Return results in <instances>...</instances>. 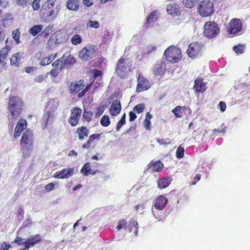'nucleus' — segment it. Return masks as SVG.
<instances>
[{
    "instance_id": "nucleus-1",
    "label": "nucleus",
    "mask_w": 250,
    "mask_h": 250,
    "mask_svg": "<svg viewBox=\"0 0 250 250\" xmlns=\"http://www.w3.org/2000/svg\"><path fill=\"white\" fill-rule=\"evenodd\" d=\"M8 110H9L12 118L10 119L9 127L12 130L14 125V122L20 117L23 109V102L21 99L18 96H10L9 103L7 105Z\"/></svg>"
},
{
    "instance_id": "nucleus-2",
    "label": "nucleus",
    "mask_w": 250,
    "mask_h": 250,
    "mask_svg": "<svg viewBox=\"0 0 250 250\" xmlns=\"http://www.w3.org/2000/svg\"><path fill=\"white\" fill-rule=\"evenodd\" d=\"M34 137L33 131L27 129L23 133L20 140V150L23 156L27 157L30 155L34 147Z\"/></svg>"
},
{
    "instance_id": "nucleus-3",
    "label": "nucleus",
    "mask_w": 250,
    "mask_h": 250,
    "mask_svg": "<svg viewBox=\"0 0 250 250\" xmlns=\"http://www.w3.org/2000/svg\"><path fill=\"white\" fill-rule=\"evenodd\" d=\"M164 56L166 60L175 63L180 62L182 58L181 50L180 48L171 45L164 51Z\"/></svg>"
},
{
    "instance_id": "nucleus-4",
    "label": "nucleus",
    "mask_w": 250,
    "mask_h": 250,
    "mask_svg": "<svg viewBox=\"0 0 250 250\" xmlns=\"http://www.w3.org/2000/svg\"><path fill=\"white\" fill-rule=\"evenodd\" d=\"M197 12L203 17L211 16L214 12L213 2L210 0H203L197 5Z\"/></svg>"
},
{
    "instance_id": "nucleus-5",
    "label": "nucleus",
    "mask_w": 250,
    "mask_h": 250,
    "mask_svg": "<svg viewBox=\"0 0 250 250\" xmlns=\"http://www.w3.org/2000/svg\"><path fill=\"white\" fill-rule=\"evenodd\" d=\"M203 35L208 39L216 38L219 32V28L216 23L208 21L205 22L203 27Z\"/></svg>"
},
{
    "instance_id": "nucleus-6",
    "label": "nucleus",
    "mask_w": 250,
    "mask_h": 250,
    "mask_svg": "<svg viewBox=\"0 0 250 250\" xmlns=\"http://www.w3.org/2000/svg\"><path fill=\"white\" fill-rule=\"evenodd\" d=\"M204 50V46L203 44L198 42H195L188 44L187 53L188 57L194 59L201 56Z\"/></svg>"
},
{
    "instance_id": "nucleus-7",
    "label": "nucleus",
    "mask_w": 250,
    "mask_h": 250,
    "mask_svg": "<svg viewBox=\"0 0 250 250\" xmlns=\"http://www.w3.org/2000/svg\"><path fill=\"white\" fill-rule=\"evenodd\" d=\"M97 50L96 46L93 44H90L80 50V58L84 62L89 61L96 56Z\"/></svg>"
},
{
    "instance_id": "nucleus-8",
    "label": "nucleus",
    "mask_w": 250,
    "mask_h": 250,
    "mask_svg": "<svg viewBox=\"0 0 250 250\" xmlns=\"http://www.w3.org/2000/svg\"><path fill=\"white\" fill-rule=\"evenodd\" d=\"M131 65L125 62L124 56L118 60L116 68V73L121 78L125 77L130 70Z\"/></svg>"
},
{
    "instance_id": "nucleus-9",
    "label": "nucleus",
    "mask_w": 250,
    "mask_h": 250,
    "mask_svg": "<svg viewBox=\"0 0 250 250\" xmlns=\"http://www.w3.org/2000/svg\"><path fill=\"white\" fill-rule=\"evenodd\" d=\"M167 202L168 199L164 195H159L155 199L153 207L151 208V211H152V213L155 217L157 218L156 215L153 210V208L157 210H162L167 205Z\"/></svg>"
},
{
    "instance_id": "nucleus-10",
    "label": "nucleus",
    "mask_w": 250,
    "mask_h": 250,
    "mask_svg": "<svg viewBox=\"0 0 250 250\" xmlns=\"http://www.w3.org/2000/svg\"><path fill=\"white\" fill-rule=\"evenodd\" d=\"M150 87V83L148 82L147 79L142 74H139L137 77L136 92L137 93H140L148 90Z\"/></svg>"
},
{
    "instance_id": "nucleus-11",
    "label": "nucleus",
    "mask_w": 250,
    "mask_h": 250,
    "mask_svg": "<svg viewBox=\"0 0 250 250\" xmlns=\"http://www.w3.org/2000/svg\"><path fill=\"white\" fill-rule=\"evenodd\" d=\"M82 115V110L80 107H74L71 110L70 116L68 122L72 126H76Z\"/></svg>"
},
{
    "instance_id": "nucleus-12",
    "label": "nucleus",
    "mask_w": 250,
    "mask_h": 250,
    "mask_svg": "<svg viewBox=\"0 0 250 250\" xmlns=\"http://www.w3.org/2000/svg\"><path fill=\"white\" fill-rule=\"evenodd\" d=\"M242 30V23L240 19H233L230 21L227 28L228 33L230 34H238Z\"/></svg>"
},
{
    "instance_id": "nucleus-13",
    "label": "nucleus",
    "mask_w": 250,
    "mask_h": 250,
    "mask_svg": "<svg viewBox=\"0 0 250 250\" xmlns=\"http://www.w3.org/2000/svg\"><path fill=\"white\" fill-rule=\"evenodd\" d=\"M74 173L73 167L66 168L55 173L54 178L59 179H68L73 176Z\"/></svg>"
},
{
    "instance_id": "nucleus-14",
    "label": "nucleus",
    "mask_w": 250,
    "mask_h": 250,
    "mask_svg": "<svg viewBox=\"0 0 250 250\" xmlns=\"http://www.w3.org/2000/svg\"><path fill=\"white\" fill-rule=\"evenodd\" d=\"M207 83L204 82L202 78L195 80L193 85V90L197 93H204L207 89Z\"/></svg>"
},
{
    "instance_id": "nucleus-15",
    "label": "nucleus",
    "mask_w": 250,
    "mask_h": 250,
    "mask_svg": "<svg viewBox=\"0 0 250 250\" xmlns=\"http://www.w3.org/2000/svg\"><path fill=\"white\" fill-rule=\"evenodd\" d=\"M11 47L9 46H6L0 50V70L3 71L5 69L6 65V59L8 53L9 52Z\"/></svg>"
},
{
    "instance_id": "nucleus-16",
    "label": "nucleus",
    "mask_w": 250,
    "mask_h": 250,
    "mask_svg": "<svg viewBox=\"0 0 250 250\" xmlns=\"http://www.w3.org/2000/svg\"><path fill=\"white\" fill-rule=\"evenodd\" d=\"M27 127V122L24 119H21L16 125L14 129V137L15 139L19 138L21 133L26 129Z\"/></svg>"
},
{
    "instance_id": "nucleus-17",
    "label": "nucleus",
    "mask_w": 250,
    "mask_h": 250,
    "mask_svg": "<svg viewBox=\"0 0 250 250\" xmlns=\"http://www.w3.org/2000/svg\"><path fill=\"white\" fill-rule=\"evenodd\" d=\"M84 86V81L81 80L77 82H71L69 86V92L73 95L76 94Z\"/></svg>"
},
{
    "instance_id": "nucleus-18",
    "label": "nucleus",
    "mask_w": 250,
    "mask_h": 250,
    "mask_svg": "<svg viewBox=\"0 0 250 250\" xmlns=\"http://www.w3.org/2000/svg\"><path fill=\"white\" fill-rule=\"evenodd\" d=\"M167 12L172 16H178L180 15L181 8L177 4L170 3L167 5Z\"/></svg>"
},
{
    "instance_id": "nucleus-19",
    "label": "nucleus",
    "mask_w": 250,
    "mask_h": 250,
    "mask_svg": "<svg viewBox=\"0 0 250 250\" xmlns=\"http://www.w3.org/2000/svg\"><path fill=\"white\" fill-rule=\"evenodd\" d=\"M121 110V104L120 100H115L110 107L109 112L111 116H117Z\"/></svg>"
},
{
    "instance_id": "nucleus-20",
    "label": "nucleus",
    "mask_w": 250,
    "mask_h": 250,
    "mask_svg": "<svg viewBox=\"0 0 250 250\" xmlns=\"http://www.w3.org/2000/svg\"><path fill=\"white\" fill-rule=\"evenodd\" d=\"M59 11L58 10L53 9H49V10H44L43 11H41V13L42 14L44 18L47 20L51 21L56 18Z\"/></svg>"
},
{
    "instance_id": "nucleus-21",
    "label": "nucleus",
    "mask_w": 250,
    "mask_h": 250,
    "mask_svg": "<svg viewBox=\"0 0 250 250\" xmlns=\"http://www.w3.org/2000/svg\"><path fill=\"white\" fill-rule=\"evenodd\" d=\"M41 242V236L39 234L33 235L30 238H27L26 241L24 242V246L28 247H32L38 243Z\"/></svg>"
},
{
    "instance_id": "nucleus-22",
    "label": "nucleus",
    "mask_w": 250,
    "mask_h": 250,
    "mask_svg": "<svg viewBox=\"0 0 250 250\" xmlns=\"http://www.w3.org/2000/svg\"><path fill=\"white\" fill-rule=\"evenodd\" d=\"M60 59L63 61V64L65 66V67L67 68L70 67L76 62L73 56L70 54H67V53H64Z\"/></svg>"
},
{
    "instance_id": "nucleus-23",
    "label": "nucleus",
    "mask_w": 250,
    "mask_h": 250,
    "mask_svg": "<svg viewBox=\"0 0 250 250\" xmlns=\"http://www.w3.org/2000/svg\"><path fill=\"white\" fill-rule=\"evenodd\" d=\"M166 71L165 64L162 62L154 65L153 68V74L156 76L163 75Z\"/></svg>"
},
{
    "instance_id": "nucleus-24",
    "label": "nucleus",
    "mask_w": 250,
    "mask_h": 250,
    "mask_svg": "<svg viewBox=\"0 0 250 250\" xmlns=\"http://www.w3.org/2000/svg\"><path fill=\"white\" fill-rule=\"evenodd\" d=\"M76 133L78 134V139L82 140L88 136L89 130L87 127L82 126L77 128Z\"/></svg>"
},
{
    "instance_id": "nucleus-25",
    "label": "nucleus",
    "mask_w": 250,
    "mask_h": 250,
    "mask_svg": "<svg viewBox=\"0 0 250 250\" xmlns=\"http://www.w3.org/2000/svg\"><path fill=\"white\" fill-rule=\"evenodd\" d=\"M172 179L171 177H164L157 180V187L160 189H163L170 185Z\"/></svg>"
},
{
    "instance_id": "nucleus-26",
    "label": "nucleus",
    "mask_w": 250,
    "mask_h": 250,
    "mask_svg": "<svg viewBox=\"0 0 250 250\" xmlns=\"http://www.w3.org/2000/svg\"><path fill=\"white\" fill-rule=\"evenodd\" d=\"M149 167H151V169L153 172H160L164 168V164L160 161L156 162L151 161L149 164H148Z\"/></svg>"
},
{
    "instance_id": "nucleus-27",
    "label": "nucleus",
    "mask_w": 250,
    "mask_h": 250,
    "mask_svg": "<svg viewBox=\"0 0 250 250\" xmlns=\"http://www.w3.org/2000/svg\"><path fill=\"white\" fill-rule=\"evenodd\" d=\"M101 134L95 133L89 136V139H87L86 143L82 146V148L83 149H89L91 147V144L96 139H100Z\"/></svg>"
},
{
    "instance_id": "nucleus-28",
    "label": "nucleus",
    "mask_w": 250,
    "mask_h": 250,
    "mask_svg": "<svg viewBox=\"0 0 250 250\" xmlns=\"http://www.w3.org/2000/svg\"><path fill=\"white\" fill-rule=\"evenodd\" d=\"M81 172L83 173L84 176H87L90 174L94 175L96 173V171L91 170L89 162H87L84 164L83 167L81 168Z\"/></svg>"
},
{
    "instance_id": "nucleus-29",
    "label": "nucleus",
    "mask_w": 250,
    "mask_h": 250,
    "mask_svg": "<svg viewBox=\"0 0 250 250\" xmlns=\"http://www.w3.org/2000/svg\"><path fill=\"white\" fill-rule=\"evenodd\" d=\"M80 2L78 0H69L66 2V7L69 10L77 11L78 10Z\"/></svg>"
},
{
    "instance_id": "nucleus-30",
    "label": "nucleus",
    "mask_w": 250,
    "mask_h": 250,
    "mask_svg": "<svg viewBox=\"0 0 250 250\" xmlns=\"http://www.w3.org/2000/svg\"><path fill=\"white\" fill-rule=\"evenodd\" d=\"M21 59V55L20 53H15L10 58V64L12 66L19 67Z\"/></svg>"
},
{
    "instance_id": "nucleus-31",
    "label": "nucleus",
    "mask_w": 250,
    "mask_h": 250,
    "mask_svg": "<svg viewBox=\"0 0 250 250\" xmlns=\"http://www.w3.org/2000/svg\"><path fill=\"white\" fill-rule=\"evenodd\" d=\"M43 27V24L34 25L32 27L29 29V33L33 36H36L42 31Z\"/></svg>"
},
{
    "instance_id": "nucleus-32",
    "label": "nucleus",
    "mask_w": 250,
    "mask_h": 250,
    "mask_svg": "<svg viewBox=\"0 0 250 250\" xmlns=\"http://www.w3.org/2000/svg\"><path fill=\"white\" fill-rule=\"evenodd\" d=\"M139 225L136 220L131 219L129 221V229L130 232L134 233V235L137 236Z\"/></svg>"
},
{
    "instance_id": "nucleus-33",
    "label": "nucleus",
    "mask_w": 250,
    "mask_h": 250,
    "mask_svg": "<svg viewBox=\"0 0 250 250\" xmlns=\"http://www.w3.org/2000/svg\"><path fill=\"white\" fill-rule=\"evenodd\" d=\"M56 0H47L43 4L42 8L40 11H43L44 10H49V9H53Z\"/></svg>"
},
{
    "instance_id": "nucleus-34",
    "label": "nucleus",
    "mask_w": 250,
    "mask_h": 250,
    "mask_svg": "<svg viewBox=\"0 0 250 250\" xmlns=\"http://www.w3.org/2000/svg\"><path fill=\"white\" fill-rule=\"evenodd\" d=\"M157 10H154L150 13L148 16L146 21V24H150V23L156 21L158 20V18L157 16Z\"/></svg>"
},
{
    "instance_id": "nucleus-35",
    "label": "nucleus",
    "mask_w": 250,
    "mask_h": 250,
    "mask_svg": "<svg viewBox=\"0 0 250 250\" xmlns=\"http://www.w3.org/2000/svg\"><path fill=\"white\" fill-rule=\"evenodd\" d=\"M182 110H186V107L178 105L174 107V109L171 110V112L174 114L176 118H180L182 116Z\"/></svg>"
},
{
    "instance_id": "nucleus-36",
    "label": "nucleus",
    "mask_w": 250,
    "mask_h": 250,
    "mask_svg": "<svg viewBox=\"0 0 250 250\" xmlns=\"http://www.w3.org/2000/svg\"><path fill=\"white\" fill-rule=\"evenodd\" d=\"M93 116V113L90 111H88L86 109H83V119L84 122H90Z\"/></svg>"
},
{
    "instance_id": "nucleus-37",
    "label": "nucleus",
    "mask_w": 250,
    "mask_h": 250,
    "mask_svg": "<svg viewBox=\"0 0 250 250\" xmlns=\"http://www.w3.org/2000/svg\"><path fill=\"white\" fill-rule=\"evenodd\" d=\"M51 65L54 67V68H57V69H60V70H62L65 67L63 63V61L60 59L56 60Z\"/></svg>"
},
{
    "instance_id": "nucleus-38",
    "label": "nucleus",
    "mask_w": 250,
    "mask_h": 250,
    "mask_svg": "<svg viewBox=\"0 0 250 250\" xmlns=\"http://www.w3.org/2000/svg\"><path fill=\"white\" fill-rule=\"evenodd\" d=\"M198 1V0H183V2L185 7L190 8L194 6Z\"/></svg>"
},
{
    "instance_id": "nucleus-39",
    "label": "nucleus",
    "mask_w": 250,
    "mask_h": 250,
    "mask_svg": "<svg viewBox=\"0 0 250 250\" xmlns=\"http://www.w3.org/2000/svg\"><path fill=\"white\" fill-rule=\"evenodd\" d=\"M83 41L81 36L78 34L74 35L72 38L71 39V42L72 44L75 45L79 44Z\"/></svg>"
},
{
    "instance_id": "nucleus-40",
    "label": "nucleus",
    "mask_w": 250,
    "mask_h": 250,
    "mask_svg": "<svg viewBox=\"0 0 250 250\" xmlns=\"http://www.w3.org/2000/svg\"><path fill=\"white\" fill-rule=\"evenodd\" d=\"M110 124V118L108 116L104 115L101 119V125L104 127H107Z\"/></svg>"
},
{
    "instance_id": "nucleus-41",
    "label": "nucleus",
    "mask_w": 250,
    "mask_h": 250,
    "mask_svg": "<svg viewBox=\"0 0 250 250\" xmlns=\"http://www.w3.org/2000/svg\"><path fill=\"white\" fill-rule=\"evenodd\" d=\"M145 104H138L133 107V112L137 113H143L145 109Z\"/></svg>"
},
{
    "instance_id": "nucleus-42",
    "label": "nucleus",
    "mask_w": 250,
    "mask_h": 250,
    "mask_svg": "<svg viewBox=\"0 0 250 250\" xmlns=\"http://www.w3.org/2000/svg\"><path fill=\"white\" fill-rule=\"evenodd\" d=\"M244 45L238 44V45L234 46L233 48V49L235 53L237 54H240L241 53H244Z\"/></svg>"
},
{
    "instance_id": "nucleus-43",
    "label": "nucleus",
    "mask_w": 250,
    "mask_h": 250,
    "mask_svg": "<svg viewBox=\"0 0 250 250\" xmlns=\"http://www.w3.org/2000/svg\"><path fill=\"white\" fill-rule=\"evenodd\" d=\"M51 117V113L50 111H47L44 113L43 117L42 118V123L44 124V127L47 126V122L49 120Z\"/></svg>"
},
{
    "instance_id": "nucleus-44",
    "label": "nucleus",
    "mask_w": 250,
    "mask_h": 250,
    "mask_svg": "<svg viewBox=\"0 0 250 250\" xmlns=\"http://www.w3.org/2000/svg\"><path fill=\"white\" fill-rule=\"evenodd\" d=\"M118 230H120L122 229L123 228L124 229H127V222L126 220L123 219H121L119 222L118 223V225L117 227Z\"/></svg>"
},
{
    "instance_id": "nucleus-45",
    "label": "nucleus",
    "mask_w": 250,
    "mask_h": 250,
    "mask_svg": "<svg viewBox=\"0 0 250 250\" xmlns=\"http://www.w3.org/2000/svg\"><path fill=\"white\" fill-rule=\"evenodd\" d=\"M176 157L178 159L183 158L184 156V148L179 146L176 150Z\"/></svg>"
},
{
    "instance_id": "nucleus-46",
    "label": "nucleus",
    "mask_w": 250,
    "mask_h": 250,
    "mask_svg": "<svg viewBox=\"0 0 250 250\" xmlns=\"http://www.w3.org/2000/svg\"><path fill=\"white\" fill-rule=\"evenodd\" d=\"M12 37L17 43H20V32L18 29L13 31Z\"/></svg>"
},
{
    "instance_id": "nucleus-47",
    "label": "nucleus",
    "mask_w": 250,
    "mask_h": 250,
    "mask_svg": "<svg viewBox=\"0 0 250 250\" xmlns=\"http://www.w3.org/2000/svg\"><path fill=\"white\" fill-rule=\"evenodd\" d=\"M87 26L90 28L97 29L100 28V23L97 21H88Z\"/></svg>"
},
{
    "instance_id": "nucleus-48",
    "label": "nucleus",
    "mask_w": 250,
    "mask_h": 250,
    "mask_svg": "<svg viewBox=\"0 0 250 250\" xmlns=\"http://www.w3.org/2000/svg\"><path fill=\"white\" fill-rule=\"evenodd\" d=\"M90 86L91 84H87L86 87L84 88L83 90L82 91L78 93V97L81 98L83 97L85 93H86L87 91L89 90Z\"/></svg>"
},
{
    "instance_id": "nucleus-49",
    "label": "nucleus",
    "mask_w": 250,
    "mask_h": 250,
    "mask_svg": "<svg viewBox=\"0 0 250 250\" xmlns=\"http://www.w3.org/2000/svg\"><path fill=\"white\" fill-rule=\"evenodd\" d=\"M49 31L50 28L49 27L42 29L40 32V36H42L44 38H48V37L49 36Z\"/></svg>"
},
{
    "instance_id": "nucleus-50",
    "label": "nucleus",
    "mask_w": 250,
    "mask_h": 250,
    "mask_svg": "<svg viewBox=\"0 0 250 250\" xmlns=\"http://www.w3.org/2000/svg\"><path fill=\"white\" fill-rule=\"evenodd\" d=\"M40 1L41 0H33V1L31 3V6H32L34 10H38L40 9Z\"/></svg>"
},
{
    "instance_id": "nucleus-51",
    "label": "nucleus",
    "mask_w": 250,
    "mask_h": 250,
    "mask_svg": "<svg viewBox=\"0 0 250 250\" xmlns=\"http://www.w3.org/2000/svg\"><path fill=\"white\" fill-rule=\"evenodd\" d=\"M52 62L47 58L44 57L41 60L40 64L42 66H46L50 64Z\"/></svg>"
},
{
    "instance_id": "nucleus-52",
    "label": "nucleus",
    "mask_w": 250,
    "mask_h": 250,
    "mask_svg": "<svg viewBox=\"0 0 250 250\" xmlns=\"http://www.w3.org/2000/svg\"><path fill=\"white\" fill-rule=\"evenodd\" d=\"M23 239L20 236H17L14 240L12 241V243H15L18 245L21 246L24 245V242H23Z\"/></svg>"
},
{
    "instance_id": "nucleus-53",
    "label": "nucleus",
    "mask_w": 250,
    "mask_h": 250,
    "mask_svg": "<svg viewBox=\"0 0 250 250\" xmlns=\"http://www.w3.org/2000/svg\"><path fill=\"white\" fill-rule=\"evenodd\" d=\"M104 111V107L101 105L97 108L96 112L95 113V116L99 117L101 116Z\"/></svg>"
},
{
    "instance_id": "nucleus-54",
    "label": "nucleus",
    "mask_w": 250,
    "mask_h": 250,
    "mask_svg": "<svg viewBox=\"0 0 250 250\" xmlns=\"http://www.w3.org/2000/svg\"><path fill=\"white\" fill-rule=\"evenodd\" d=\"M61 71V70H60V69H57V68H53L50 70L49 73H47V74H49L50 76L56 77L59 74Z\"/></svg>"
},
{
    "instance_id": "nucleus-55",
    "label": "nucleus",
    "mask_w": 250,
    "mask_h": 250,
    "mask_svg": "<svg viewBox=\"0 0 250 250\" xmlns=\"http://www.w3.org/2000/svg\"><path fill=\"white\" fill-rule=\"evenodd\" d=\"M47 77V76H44L43 75H40L39 76H37L36 77H35L34 79V82L41 83L43 81L45 78Z\"/></svg>"
},
{
    "instance_id": "nucleus-56",
    "label": "nucleus",
    "mask_w": 250,
    "mask_h": 250,
    "mask_svg": "<svg viewBox=\"0 0 250 250\" xmlns=\"http://www.w3.org/2000/svg\"><path fill=\"white\" fill-rule=\"evenodd\" d=\"M30 1V0H17V2L20 6L25 7L29 3Z\"/></svg>"
},
{
    "instance_id": "nucleus-57",
    "label": "nucleus",
    "mask_w": 250,
    "mask_h": 250,
    "mask_svg": "<svg viewBox=\"0 0 250 250\" xmlns=\"http://www.w3.org/2000/svg\"><path fill=\"white\" fill-rule=\"evenodd\" d=\"M11 248V245L10 244L4 242L2 244L0 245V250H8L9 248Z\"/></svg>"
},
{
    "instance_id": "nucleus-58",
    "label": "nucleus",
    "mask_w": 250,
    "mask_h": 250,
    "mask_svg": "<svg viewBox=\"0 0 250 250\" xmlns=\"http://www.w3.org/2000/svg\"><path fill=\"white\" fill-rule=\"evenodd\" d=\"M218 107L220 108V110L222 112H223L227 108V105L224 102H220L218 104Z\"/></svg>"
},
{
    "instance_id": "nucleus-59",
    "label": "nucleus",
    "mask_w": 250,
    "mask_h": 250,
    "mask_svg": "<svg viewBox=\"0 0 250 250\" xmlns=\"http://www.w3.org/2000/svg\"><path fill=\"white\" fill-rule=\"evenodd\" d=\"M54 188V184L53 183H50L44 187V189L47 191H51Z\"/></svg>"
},
{
    "instance_id": "nucleus-60",
    "label": "nucleus",
    "mask_w": 250,
    "mask_h": 250,
    "mask_svg": "<svg viewBox=\"0 0 250 250\" xmlns=\"http://www.w3.org/2000/svg\"><path fill=\"white\" fill-rule=\"evenodd\" d=\"M83 3L87 7H90L94 4L93 0H83Z\"/></svg>"
},
{
    "instance_id": "nucleus-61",
    "label": "nucleus",
    "mask_w": 250,
    "mask_h": 250,
    "mask_svg": "<svg viewBox=\"0 0 250 250\" xmlns=\"http://www.w3.org/2000/svg\"><path fill=\"white\" fill-rule=\"evenodd\" d=\"M129 116L130 122H133L137 118V115L133 111H130L129 113Z\"/></svg>"
},
{
    "instance_id": "nucleus-62",
    "label": "nucleus",
    "mask_w": 250,
    "mask_h": 250,
    "mask_svg": "<svg viewBox=\"0 0 250 250\" xmlns=\"http://www.w3.org/2000/svg\"><path fill=\"white\" fill-rule=\"evenodd\" d=\"M144 127H146V128L147 130H149L150 129V126L151 123H150V120H148L147 119H145L144 122Z\"/></svg>"
},
{
    "instance_id": "nucleus-63",
    "label": "nucleus",
    "mask_w": 250,
    "mask_h": 250,
    "mask_svg": "<svg viewBox=\"0 0 250 250\" xmlns=\"http://www.w3.org/2000/svg\"><path fill=\"white\" fill-rule=\"evenodd\" d=\"M125 123V121H121L120 120V121L118 122L117 125H116V130L117 131H118L119 130H120V128L122 127V126H123Z\"/></svg>"
},
{
    "instance_id": "nucleus-64",
    "label": "nucleus",
    "mask_w": 250,
    "mask_h": 250,
    "mask_svg": "<svg viewBox=\"0 0 250 250\" xmlns=\"http://www.w3.org/2000/svg\"><path fill=\"white\" fill-rule=\"evenodd\" d=\"M25 71L27 73H30L31 72L36 71V67L34 66H28L25 67Z\"/></svg>"
}]
</instances>
